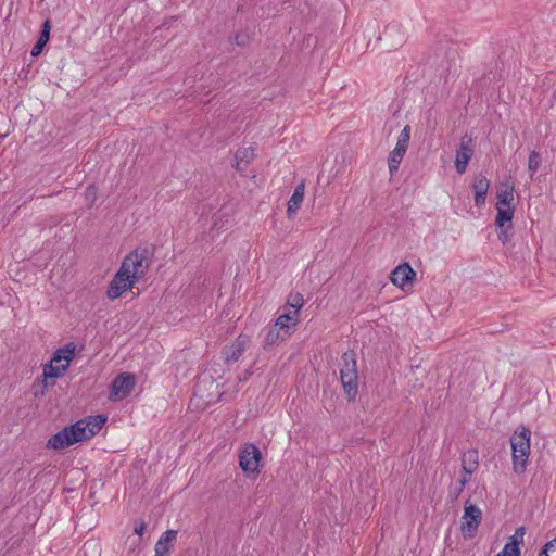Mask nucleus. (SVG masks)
Wrapping results in <instances>:
<instances>
[{"mask_svg":"<svg viewBox=\"0 0 556 556\" xmlns=\"http://www.w3.org/2000/svg\"><path fill=\"white\" fill-rule=\"evenodd\" d=\"M515 207H496L495 227L498 240L506 244L511 240L513 216Z\"/></svg>","mask_w":556,"mask_h":556,"instance_id":"nucleus-8","label":"nucleus"},{"mask_svg":"<svg viewBox=\"0 0 556 556\" xmlns=\"http://www.w3.org/2000/svg\"><path fill=\"white\" fill-rule=\"evenodd\" d=\"M135 388V376L130 372L117 375L110 387L109 399L111 401H121L127 397Z\"/></svg>","mask_w":556,"mask_h":556,"instance_id":"nucleus-9","label":"nucleus"},{"mask_svg":"<svg viewBox=\"0 0 556 556\" xmlns=\"http://www.w3.org/2000/svg\"><path fill=\"white\" fill-rule=\"evenodd\" d=\"M530 429L523 425H520L510 437L513 470L517 475L526 471L530 455Z\"/></svg>","mask_w":556,"mask_h":556,"instance_id":"nucleus-1","label":"nucleus"},{"mask_svg":"<svg viewBox=\"0 0 556 556\" xmlns=\"http://www.w3.org/2000/svg\"><path fill=\"white\" fill-rule=\"evenodd\" d=\"M96 194H97V189L93 185H90L89 187H87V189H86V198L87 199H90L93 202L96 199Z\"/></svg>","mask_w":556,"mask_h":556,"instance_id":"nucleus-38","label":"nucleus"},{"mask_svg":"<svg viewBox=\"0 0 556 556\" xmlns=\"http://www.w3.org/2000/svg\"><path fill=\"white\" fill-rule=\"evenodd\" d=\"M153 254V247H138L125 256L121 265H128L127 270L138 281L148 273Z\"/></svg>","mask_w":556,"mask_h":556,"instance_id":"nucleus-3","label":"nucleus"},{"mask_svg":"<svg viewBox=\"0 0 556 556\" xmlns=\"http://www.w3.org/2000/svg\"><path fill=\"white\" fill-rule=\"evenodd\" d=\"M489 188L490 180L483 174H478L472 184V189L475 191V204L477 206H482L485 203Z\"/></svg>","mask_w":556,"mask_h":556,"instance_id":"nucleus-15","label":"nucleus"},{"mask_svg":"<svg viewBox=\"0 0 556 556\" xmlns=\"http://www.w3.org/2000/svg\"><path fill=\"white\" fill-rule=\"evenodd\" d=\"M304 304L303 295L299 292L294 294H290L287 301V305L289 306V311H296V317L299 316V312Z\"/></svg>","mask_w":556,"mask_h":556,"instance_id":"nucleus-27","label":"nucleus"},{"mask_svg":"<svg viewBox=\"0 0 556 556\" xmlns=\"http://www.w3.org/2000/svg\"><path fill=\"white\" fill-rule=\"evenodd\" d=\"M41 30L49 31L51 30V22L50 20H46L41 25Z\"/></svg>","mask_w":556,"mask_h":556,"instance_id":"nucleus-42","label":"nucleus"},{"mask_svg":"<svg viewBox=\"0 0 556 556\" xmlns=\"http://www.w3.org/2000/svg\"><path fill=\"white\" fill-rule=\"evenodd\" d=\"M404 152L393 149L388 157L389 172L391 175L397 172L399 166L403 160Z\"/></svg>","mask_w":556,"mask_h":556,"instance_id":"nucleus-24","label":"nucleus"},{"mask_svg":"<svg viewBox=\"0 0 556 556\" xmlns=\"http://www.w3.org/2000/svg\"><path fill=\"white\" fill-rule=\"evenodd\" d=\"M407 148H408V142H407L406 140H404V141H403V140H401V139H399V138H397V142H396V146H395V148H394V149H395V150H399V149H400V151H402V152L406 153Z\"/></svg>","mask_w":556,"mask_h":556,"instance_id":"nucleus-39","label":"nucleus"},{"mask_svg":"<svg viewBox=\"0 0 556 556\" xmlns=\"http://www.w3.org/2000/svg\"><path fill=\"white\" fill-rule=\"evenodd\" d=\"M539 556H556V538L544 544Z\"/></svg>","mask_w":556,"mask_h":556,"instance_id":"nucleus-30","label":"nucleus"},{"mask_svg":"<svg viewBox=\"0 0 556 556\" xmlns=\"http://www.w3.org/2000/svg\"><path fill=\"white\" fill-rule=\"evenodd\" d=\"M526 534V528L523 526L518 527L515 530V533L508 538V541L511 543L517 544V546L520 547L521 544H523V536Z\"/></svg>","mask_w":556,"mask_h":556,"instance_id":"nucleus-31","label":"nucleus"},{"mask_svg":"<svg viewBox=\"0 0 556 556\" xmlns=\"http://www.w3.org/2000/svg\"><path fill=\"white\" fill-rule=\"evenodd\" d=\"M154 556H159V554L155 552V555Z\"/></svg>","mask_w":556,"mask_h":556,"instance_id":"nucleus-45","label":"nucleus"},{"mask_svg":"<svg viewBox=\"0 0 556 556\" xmlns=\"http://www.w3.org/2000/svg\"><path fill=\"white\" fill-rule=\"evenodd\" d=\"M31 393L35 397H41V396H45V394H46L45 390L41 389L39 381H36V380L31 384Z\"/></svg>","mask_w":556,"mask_h":556,"instance_id":"nucleus-35","label":"nucleus"},{"mask_svg":"<svg viewBox=\"0 0 556 556\" xmlns=\"http://www.w3.org/2000/svg\"><path fill=\"white\" fill-rule=\"evenodd\" d=\"M298 323L296 311H288L281 314L275 321V325L280 330H285L288 333L290 324L295 325Z\"/></svg>","mask_w":556,"mask_h":556,"instance_id":"nucleus-22","label":"nucleus"},{"mask_svg":"<svg viewBox=\"0 0 556 556\" xmlns=\"http://www.w3.org/2000/svg\"><path fill=\"white\" fill-rule=\"evenodd\" d=\"M304 189H305L304 181H301L294 188V191H293L290 200L288 201V207H287L288 217H291L292 214H294L300 208L301 203L303 202V199H304Z\"/></svg>","mask_w":556,"mask_h":556,"instance_id":"nucleus-19","label":"nucleus"},{"mask_svg":"<svg viewBox=\"0 0 556 556\" xmlns=\"http://www.w3.org/2000/svg\"><path fill=\"white\" fill-rule=\"evenodd\" d=\"M475 153V141L468 134L462 136L458 148L456 150L455 168L458 174H464L468 163Z\"/></svg>","mask_w":556,"mask_h":556,"instance_id":"nucleus-10","label":"nucleus"},{"mask_svg":"<svg viewBox=\"0 0 556 556\" xmlns=\"http://www.w3.org/2000/svg\"><path fill=\"white\" fill-rule=\"evenodd\" d=\"M482 520L480 508L466 501L462 517L460 530L465 539H472L477 534L478 527Z\"/></svg>","mask_w":556,"mask_h":556,"instance_id":"nucleus-7","label":"nucleus"},{"mask_svg":"<svg viewBox=\"0 0 556 556\" xmlns=\"http://www.w3.org/2000/svg\"><path fill=\"white\" fill-rule=\"evenodd\" d=\"M415 278L416 271L407 262H403L396 266L390 274L391 282L402 290H405L407 286L412 287Z\"/></svg>","mask_w":556,"mask_h":556,"instance_id":"nucleus-11","label":"nucleus"},{"mask_svg":"<svg viewBox=\"0 0 556 556\" xmlns=\"http://www.w3.org/2000/svg\"><path fill=\"white\" fill-rule=\"evenodd\" d=\"M262 454L255 444H245L239 454V466L243 473L251 478L260 473Z\"/></svg>","mask_w":556,"mask_h":556,"instance_id":"nucleus-5","label":"nucleus"},{"mask_svg":"<svg viewBox=\"0 0 556 556\" xmlns=\"http://www.w3.org/2000/svg\"><path fill=\"white\" fill-rule=\"evenodd\" d=\"M38 39L42 40L45 42H48L50 40V33L40 29V35H39Z\"/></svg>","mask_w":556,"mask_h":556,"instance_id":"nucleus-40","label":"nucleus"},{"mask_svg":"<svg viewBox=\"0 0 556 556\" xmlns=\"http://www.w3.org/2000/svg\"><path fill=\"white\" fill-rule=\"evenodd\" d=\"M99 543L96 541H87L83 545V552L85 556H99Z\"/></svg>","mask_w":556,"mask_h":556,"instance_id":"nucleus-29","label":"nucleus"},{"mask_svg":"<svg viewBox=\"0 0 556 556\" xmlns=\"http://www.w3.org/2000/svg\"><path fill=\"white\" fill-rule=\"evenodd\" d=\"M54 362H49L43 365L42 372L46 374V377L51 379H56L62 377L67 370V365H53Z\"/></svg>","mask_w":556,"mask_h":556,"instance_id":"nucleus-23","label":"nucleus"},{"mask_svg":"<svg viewBox=\"0 0 556 556\" xmlns=\"http://www.w3.org/2000/svg\"><path fill=\"white\" fill-rule=\"evenodd\" d=\"M520 547L507 541L504 548L496 556H520Z\"/></svg>","mask_w":556,"mask_h":556,"instance_id":"nucleus-28","label":"nucleus"},{"mask_svg":"<svg viewBox=\"0 0 556 556\" xmlns=\"http://www.w3.org/2000/svg\"><path fill=\"white\" fill-rule=\"evenodd\" d=\"M496 205L495 207H513L511 202L514 201V185L504 182L501 189L496 193Z\"/></svg>","mask_w":556,"mask_h":556,"instance_id":"nucleus-17","label":"nucleus"},{"mask_svg":"<svg viewBox=\"0 0 556 556\" xmlns=\"http://www.w3.org/2000/svg\"><path fill=\"white\" fill-rule=\"evenodd\" d=\"M469 481V478L464 476L459 481H458V486L455 488L453 491H450V496L452 498V501H455L458 498V496L460 495V493L463 492L464 488L466 486V484L468 483Z\"/></svg>","mask_w":556,"mask_h":556,"instance_id":"nucleus-32","label":"nucleus"},{"mask_svg":"<svg viewBox=\"0 0 556 556\" xmlns=\"http://www.w3.org/2000/svg\"><path fill=\"white\" fill-rule=\"evenodd\" d=\"M128 265H121L112 281L109 283L106 295L110 300H116L128 290H131L136 279L127 270Z\"/></svg>","mask_w":556,"mask_h":556,"instance_id":"nucleus-6","label":"nucleus"},{"mask_svg":"<svg viewBox=\"0 0 556 556\" xmlns=\"http://www.w3.org/2000/svg\"><path fill=\"white\" fill-rule=\"evenodd\" d=\"M399 139L401 140H406L408 143H409V139H410V126L409 125H406L403 130L401 131L400 136H399Z\"/></svg>","mask_w":556,"mask_h":556,"instance_id":"nucleus-37","label":"nucleus"},{"mask_svg":"<svg viewBox=\"0 0 556 556\" xmlns=\"http://www.w3.org/2000/svg\"><path fill=\"white\" fill-rule=\"evenodd\" d=\"M176 20H177V17H176V16H170V17H168L166 21H164V22L162 23V25L160 26V28L168 27V26H169V24H170L172 22H175Z\"/></svg>","mask_w":556,"mask_h":556,"instance_id":"nucleus-41","label":"nucleus"},{"mask_svg":"<svg viewBox=\"0 0 556 556\" xmlns=\"http://www.w3.org/2000/svg\"><path fill=\"white\" fill-rule=\"evenodd\" d=\"M146 528H147L146 522L142 519H138L135 521L134 532L137 535L141 536L144 533Z\"/></svg>","mask_w":556,"mask_h":556,"instance_id":"nucleus-36","label":"nucleus"},{"mask_svg":"<svg viewBox=\"0 0 556 556\" xmlns=\"http://www.w3.org/2000/svg\"><path fill=\"white\" fill-rule=\"evenodd\" d=\"M254 157L255 152L252 147L239 149L235 154L236 169L239 172L244 170V168L240 166V163L244 162L245 164H249Z\"/></svg>","mask_w":556,"mask_h":556,"instance_id":"nucleus-21","label":"nucleus"},{"mask_svg":"<svg viewBox=\"0 0 556 556\" xmlns=\"http://www.w3.org/2000/svg\"><path fill=\"white\" fill-rule=\"evenodd\" d=\"M79 420L83 422V427H85L86 438L87 440H89L102 429V427L108 421V416L104 414H98L88 416Z\"/></svg>","mask_w":556,"mask_h":556,"instance_id":"nucleus-13","label":"nucleus"},{"mask_svg":"<svg viewBox=\"0 0 556 556\" xmlns=\"http://www.w3.org/2000/svg\"><path fill=\"white\" fill-rule=\"evenodd\" d=\"M479 466V453L477 450L471 448L466 451L462 457V468L464 476L470 477Z\"/></svg>","mask_w":556,"mask_h":556,"instance_id":"nucleus-16","label":"nucleus"},{"mask_svg":"<svg viewBox=\"0 0 556 556\" xmlns=\"http://www.w3.org/2000/svg\"><path fill=\"white\" fill-rule=\"evenodd\" d=\"M47 42L37 39L36 43L34 45L30 54L33 58H36L41 54L43 48L46 47Z\"/></svg>","mask_w":556,"mask_h":556,"instance_id":"nucleus-34","label":"nucleus"},{"mask_svg":"<svg viewBox=\"0 0 556 556\" xmlns=\"http://www.w3.org/2000/svg\"><path fill=\"white\" fill-rule=\"evenodd\" d=\"M549 326L552 328H556V318H553L551 321H549Z\"/></svg>","mask_w":556,"mask_h":556,"instance_id":"nucleus-44","label":"nucleus"},{"mask_svg":"<svg viewBox=\"0 0 556 556\" xmlns=\"http://www.w3.org/2000/svg\"><path fill=\"white\" fill-rule=\"evenodd\" d=\"M86 440L85 427H83V422L80 420H77L53 434L48 440L47 447L61 451Z\"/></svg>","mask_w":556,"mask_h":556,"instance_id":"nucleus-4","label":"nucleus"},{"mask_svg":"<svg viewBox=\"0 0 556 556\" xmlns=\"http://www.w3.org/2000/svg\"><path fill=\"white\" fill-rule=\"evenodd\" d=\"M541 162H542L541 154L538 151L532 150L530 152L529 159H528V170L530 172V178L532 180H533L534 174L541 166Z\"/></svg>","mask_w":556,"mask_h":556,"instance_id":"nucleus-26","label":"nucleus"},{"mask_svg":"<svg viewBox=\"0 0 556 556\" xmlns=\"http://www.w3.org/2000/svg\"><path fill=\"white\" fill-rule=\"evenodd\" d=\"M50 379L51 378L46 377V374L42 372L41 376L37 377L35 380L39 381L41 389H43L45 392H47L49 387H53L55 384V381H53V380L50 381Z\"/></svg>","mask_w":556,"mask_h":556,"instance_id":"nucleus-33","label":"nucleus"},{"mask_svg":"<svg viewBox=\"0 0 556 556\" xmlns=\"http://www.w3.org/2000/svg\"><path fill=\"white\" fill-rule=\"evenodd\" d=\"M250 342V337L247 334H239L235 341L227 344L222 350V355L225 363L230 364L237 362L245 350V345Z\"/></svg>","mask_w":556,"mask_h":556,"instance_id":"nucleus-12","label":"nucleus"},{"mask_svg":"<svg viewBox=\"0 0 556 556\" xmlns=\"http://www.w3.org/2000/svg\"><path fill=\"white\" fill-rule=\"evenodd\" d=\"M177 534L178 532L176 530L168 529L159 538L155 544V552L159 556H169L177 540Z\"/></svg>","mask_w":556,"mask_h":556,"instance_id":"nucleus-14","label":"nucleus"},{"mask_svg":"<svg viewBox=\"0 0 556 556\" xmlns=\"http://www.w3.org/2000/svg\"><path fill=\"white\" fill-rule=\"evenodd\" d=\"M75 344L73 342H68L53 353L51 362L60 363L61 361H64L65 363L63 365H67L68 368L72 359L75 357Z\"/></svg>","mask_w":556,"mask_h":556,"instance_id":"nucleus-18","label":"nucleus"},{"mask_svg":"<svg viewBox=\"0 0 556 556\" xmlns=\"http://www.w3.org/2000/svg\"><path fill=\"white\" fill-rule=\"evenodd\" d=\"M340 380L349 402H354L358 394V371L356 354L350 350L341 356Z\"/></svg>","mask_w":556,"mask_h":556,"instance_id":"nucleus-2","label":"nucleus"},{"mask_svg":"<svg viewBox=\"0 0 556 556\" xmlns=\"http://www.w3.org/2000/svg\"><path fill=\"white\" fill-rule=\"evenodd\" d=\"M280 329L277 328L276 326H271L267 329V332H266V336H265V339H264V342H263V348L264 350H269L271 348H274L275 345H278L281 341L285 340V336H282L280 333Z\"/></svg>","mask_w":556,"mask_h":556,"instance_id":"nucleus-20","label":"nucleus"},{"mask_svg":"<svg viewBox=\"0 0 556 556\" xmlns=\"http://www.w3.org/2000/svg\"><path fill=\"white\" fill-rule=\"evenodd\" d=\"M252 374H253V366H250V367L244 371V379H248Z\"/></svg>","mask_w":556,"mask_h":556,"instance_id":"nucleus-43","label":"nucleus"},{"mask_svg":"<svg viewBox=\"0 0 556 556\" xmlns=\"http://www.w3.org/2000/svg\"><path fill=\"white\" fill-rule=\"evenodd\" d=\"M252 40V34L248 30H240L229 37V42L239 47H247Z\"/></svg>","mask_w":556,"mask_h":556,"instance_id":"nucleus-25","label":"nucleus"}]
</instances>
